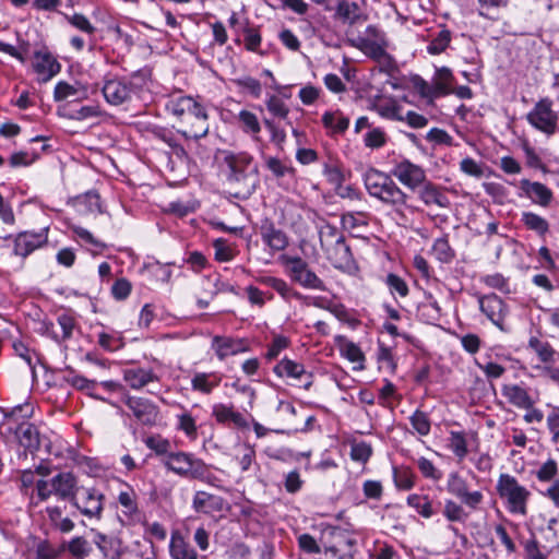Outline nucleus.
Masks as SVG:
<instances>
[{"label":"nucleus","instance_id":"obj_39","mask_svg":"<svg viewBox=\"0 0 559 559\" xmlns=\"http://www.w3.org/2000/svg\"><path fill=\"white\" fill-rule=\"evenodd\" d=\"M61 552L68 551L74 559H84L91 551L88 540L83 536L64 540L60 545Z\"/></svg>","mask_w":559,"mask_h":559},{"label":"nucleus","instance_id":"obj_1","mask_svg":"<svg viewBox=\"0 0 559 559\" xmlns=\"http://www.w3.org/2000/svg\"><path fill=\"white\" fill-rule=\"evenodd\" d=\"M166 111L185 123L182 130L178 132L186 140L198 141L205 138L210 130L209 114L206 108L192 96L171 95L165 103Z\"/></svg>","mask_w":559,"mask_h":559},{"label":"nucleus","instance_id":"obj_31","mask_svg":"<svg viewBox=\"0 0 559 559\" xmlns=\"http://www.w3.org/2000/svg\"><path fill=\"white\" fill-rule=\"evenodd\" d=\"M257 281L274 289L285 301H290L292 299L301 300L304 298L301 293L281 277L266 275L260 276Z\"/></svg>","mask_w":559,"mask_h":559},{"label":"nucleus","instance_id":"obj_32","mask_svg":"<svg viewBox=\"0 0 559 559\" xmlns=\"http://www.w3.org/2000/svg\"><path fill=\"white\" fill-rule=\"evenodd\" d=\"M118 502L122 507V513L130 524H134L140 516L138 496L133 488L127 486L118 495Z\"/></svg>","mask_w":559,"mask_h":559},{"label":"nucleus","instance_id":"obj_9","mask_svg":"<svg viewBox=\"0 0 559 559\" xmlns=\"http://www.w3.org/2000/svg\"><path fill=\"white\" fill-rule=\"evenodd\" d=\"M526 119L535 129L551 135L556 132L559 116L552 109V102L549 98H542L527 114Z\"/></svg>","mask_w":559,"mask_h":559},{"label":"nucleus","instance_id":"obj_61","mask_svg":"<svg viewBox=\"0 0 559 559\" xmlns=\"http://www.w3.org/2000/svg\"><path fill=\"white\" fill-rule=\"evenodd\" d=\"M35 559H58L62 552L60 546H53L49 540H40L36 546Z\"/></svg>","mask_w":559,"mask_h":559},{"label":"nucleus","instance_id":"obj_26","mask_svg":"<svg viewBox=\"0 0 559 559\" xmlns=\"http://www.w3.org/2000/svg\"><path fill=\"white\" fill-rule=\"evenodd\" d=\"M520 187L533 203L543 207H547L554 199L552 191L542 182H532L528 179H522Z\"/></svg>","mask_w":559,"mask_h":559},{"label":"nucleus","instance_id":"obj_59","mask_svg":"<svg viewBox=\"0 0 559 559\" xmlns=\"http://www.w3.org/2000/svg\"><path fill=\"white\" fill-rule=\"evenodd\" d=\"M388 142L386 133L382 128H372L364 136V144L368 148H380Z\"/></svg>","mask_w":559,"mask_h":559},{"label":"nucleus","instance_id":"obj_19","mask_svg":"<svg viewBox=\"0 0 559 559\" xmlns=\"http://www.w3.org/2000/svg\"><path fill=\"white\" fill-rule=\"evenodd\" d=\"M168 555L170 559H199L197 549L180 530H173L170 532Z\"/></svg>","mask_w":559,"mask_h":559},{"label":"nucleus","instance_id":"obj_53","mask_svg":"<svg viewBox=\"0 0 559 559\" xmlns=\"http://www.w3.org/2000/svg\"><path fill=\"white\" fill-rule=\"evenodd\" d=\"M68 23L73 26L75 29L82 32L88 37H94L96 33V27L92 24V22L82 13H74L72 15H64Z\"/></svg>","mask_w":559,"mask_h":559},{"label":"nucleus","instance_id":"obj_60","mask_svg":"<svg viewBox=\"0 0 559 559\" xmlns=\"http://www.w3.org/2000/svg\"><path fill=\"white\" fill-rule=\"evenodd\" d=\"M558 463L554 459H549L537 469L536 477L542 483H554V480L558 479Z\"/></svg>","mask_w":559,"mask_h":559},{"label":"nucleus","instance_id":"obj_22","mask_svg":"<svg viewBox=\"0 0 559 559\" xmlns=\"http://www.w3.org/2000/svg\"><path fill=\"white\" fill-rule=\"evenodd\" d=\"M211 415L218 425L236 428H245L248 425L243 415L236 411L233 405L216 403L212 406Z\"/></svg>","mask_w":559,"mask_h":559},{"label":"nucleus","instance_id":"obj_42","mask_svg":"<svg viewBox=\"0 0 559 559\" xmlns=\"http://www.w3.org/2000/svg\"><path fill=\"white\" fill-rule=\"evenodd\" d=\"M406 502L425 519H430L436 514L432 500L427 495L412 493L407 497Z\"/></svg>","mask_w":559,"mask_h":559},{"label":"nucleus","instance_id":"obj_33","mask_svg":"<svg viewBox=\"0 0 559 559\" xmlns=\"http://www.w3.org/2000/svg\"><path fill=\"white\" fill-rule=\"evenodd\" d=\"M123 380L134 390H140L151 382L157 381L158 377L152 369L130 368L123 371Z\"/></svg>","mask_w":559,"mask_h":559},{"label":"nucleus","instance_id":"obj_25","mask_svg":"<svg viewBox=\"0 0 559 559\" xmlns=\"http://www.w3.org/2000/svg\"><path fill=\"white\" fill-rule=\"evenodd\" d=\"M225 500L206 491H197L193 496L192 507L195 512L212 515L224 510Z\"/></svg>","mask_w":559,"mask_h":559},{"label":"nucleus","instance_id":"obj_64","mask_svg":"<svg viewBox=\"0 0 559 559\" xmlns=\"http://www.w3.org/2000/svg\"><path fill=\"white\" fill-rule=\"evenodd\" d=\"M385 283L392 295H399L400 297L404 298L409 293L407 283L401 276L394 273L388 274Z\"/></svg>","mask_w":559,"mask_h":559},{"label":"nucleus","instance_id":"obj_58","mask_svg":"<svg viewBox=\"0 0 559 559\" xmlns=\"http://www.w3.org/2000/svg\"><path fill=\"white\" fill-rule=\"evenodd\" d=\"M416 464H417L419 472L421 473V475L425 478L431 479L433 481H439L443 476V473L441 472V469H439L433 464L432 461L428 460L425 456L418 457L416 461Z\"/></svg>","mask_w":559,"mask_h":559},{"label":"nucleus","instance_id":"obj_12","mask_svg":"<svg viewBox=\"0 0 559 559\" xmlns=\"http://www.w3.org/2000/svg\"><path fill=\"white\" fill-rule=\"evenodd\" d=\"M49 227H44L38 231H21L14 237L13 252L15 255L26 258L35 250L45 247L48 243Z\"/></svg>","mask_w":559,"mask_h":559},{"label":"nucleus","instance_id":"obj_35","mask_svg":"<svg viewBox=\"0 0 559 559\" xmlns=\"http://www.w3.org/2000/svg\"><path fill=\"white\" fill-rule=\"evenodd\" d=\"M69 97H74L76 100L87 98V88L80 83L69 84L68 82L60 81L56 84L53 91V98L56 102H62Z\"/></svg>","mask_w":559,"mask_h":559},{"label":"nucleus","instance_id":"obj_57","mask_svg":"<svg viewBox=\"0 0 559 559\" xmlns=\"http://www.w3.org/2000/svg\"><path fill=\"white\" fill-rule=\"evenodd\" d=\"M265 165L267 169L276 177V178H283L286 176H289L292 178L295 177V169L282 162L281 159L276 157H267L265 159Z\"/></svg>","mask_w":559,"mask_h":559},{"label":"nucleus","instance_id":"obj_47","mask_svg":"<svg viewBox=\"0 0 559 559\" xmlns=\"http://www.w3.org/2000/svg\"><path fill=\"white\" fill-rule=\"evenodd\" d=\"M452 40V33L450 29L442 27L431 38L427 46V52L429 55H440L447 50Z\"/></svg>","mask_w":559,"mask_h":559},{"label":"nucleus","instance_id":"obj_7","mask_svg":"<svg viewBox=\"0 0 559 559\" xmlns=\"http://www.w3.org/2000/svg\"><path fill=\"white\" fill-rule=\"evenodd\" d=\"M163 466L181 478H202L204 461L194 454L185 451H174L166 460H162Z\"/></svg>","mask_w":559,"mask_h":559},{"label":"nucleus","instance_id":"obj_10","mask_svg":"<svg viewBox=\"0 0 559 559\" xmlns=\"http://www.w3.org/2000/svg\"><path fill=\"white\" fill-rule=\"evenodd\" d=\"M134 84L128 78H105L102 93L105 100L112 105L119 106L129 102L134 93Z\"/></svg>","mask_w":559,"mask_h":559},{"label":"nucleus","instance_id":"obj_15","mask_svg":"<svg viewBox=\"0 0 559 559\" xmlns=\"http://www.w3.org/2000/svg\"><path fill=\"white\" fill-rule=\"evenodd\" d=\"M479 307L481 312H484L500 331L506 332L508 330L506 326L508 308L499 296L490 294L480 297Z\"/></svg>","mask_w":559,"mask_h":559},{"label":"nucleus","instance_id":"obj_24","mask_svg":"<svg viewBox=\"0 0 559 559\" xmlns=\"http://www.w3.org/2000/svg\"><path fill=\"white\" fill-rule=\"evenodd\" d=\"M19 443L31 453L37 451L40 445V433L38 428L29 421H21V425L12 427Z\"/></svg>","mask_w":559,"mask_h":559},{"label":"nucleus","instance_id":"obj_63","mask_svg":"<svg viewBox=\"0 0 559 559\" xmlns=\"http://www.w3.org/2000/svg\"><path fill=\"white\" fill-rule=\"evenodd\" d=\"M419 311L428 321H437L441 317V308L431 295L419 306Z\"/></svg>","mask_w":559,"mask_h":559},{"label":"nucleus","instance_id":"obj_45","mask_svg":"<svg viewBox=\"0 0 559 559\" xmlns=\"http://www.w3.org/2000/svg\"><path fill=\"white\" fill-rule=\"evenodd\" d=\"M527 346L534 350L538 359L546 365L554 361L555 355L557 354L548 342L542 341L537 336H531Z\"/></svg>","mask_w":559,"mask_h":559},{"label":"nucleus","instance_id":"obj_36","mask_svg":"<svg viewBox=\"0 0 559 559\" xmlns=\"http://www.w3.org/2000/svg\"><path fill=\"white\" fill-rule=\"evenodd\" d=\"M442 514L450 523L464 524L469 519L471 512L457 499H445Z\"/></svg>","mask_w":559,"mask_h":559},{"label":"nucleus","instance_id":"obj_54","mask_svg":"<svg viewBox=\"0 0 559 559\" xmlns=\"http://www.w3.org/2000/svg\"><path fill=\"white\" fill-rule=\"evenodd\" d=\"M411 425L413 429L419 435V436H428L431 430V421L427 413L417 409L414 412V414L409 417Z\"/></svg>","mask_w":559,"mask_h":559},{"label":"nucleus","instance_id":"obj_8","mask_svg":"<svg viewBox=\"0 0 559 559\" xmlns=\"http://www.w3.org/2000/svg\"><path fill=\"white\" fill-rule=\"evenodd\" d=\"M104 493L95 487H79L71 501L80 513L88 519L100 520L104 511Z\"/></svg>","mask_w":559,"mask_h":559},{"label":"nucleus","instance_id":"obj_11","mask_svg":"<svg viewBox=\"0 0 559 559\" xmlns=\"http://www.w3.org/2000/svg\"><path fill=\"white\" fill-rule=\"evenodd\" d=\"M123 403L142 425L148 427L157 425L159 420V408L148 399L126 395L123 397Z\"/></svg>","mask_w":559,"mask_h":559},{"label":"nucleus","instance_id":"obj_16","mask_svg":"<svg viewBox=\"0 0 559 559\" xmlns=\"http://www.w3.org/2000/svg\"><path fill=\"white\" fill-rule=\"evenodd\" d=\"M33 69L38 81L46 83L60 72L61 64L48 50H39L34 52Z\"/></svg>","mask_w":559,"mask_h":559},{"label":"nucleus","instance_id":"obj_4","mask_svg":"<svg viewBox=\"0 0 559 559\" xmlns=\"http://www.w3.org/2000/svg\"><path fill=\"white\" fill-rule=\"evenodd\" d=\"M496 490L504 501L510 513L522 516L527 514V502L531 498V491L521 485L514 476L507 473L500 474Z\"/></svg>","mask_w":559,"mask_h":559},{"label":"nucleus","instance_id":"obj_21","mask_svg":"<svg viewBox=\"0 0 559 559\" xmlns=\"http://www.w3.org/2000/svg\"><path fill=\"white\" fill-rule=\"evenodd\" d=\"M51 480L52 490L59 500L71 502L79 491L78 477L72 472H60Z\"/></svg>","mask_w":559,"mask_h":559},{"label":"nucleus","instance_id":"obj_6","mask_svg":"<svg viewBox=\"0 0 559 559\" xmlns=\"http://www.w3.org/2000/svg\"><path fill=\"white\" fill-rule=\"evenodd\" d=\"M447 491L457 499L471 513L481 509L485 495L481 490H472L467 480L457 472H451L447 479Z\"/></svg>","mask_w":559,"mask_h":559},{"label":"nucleus","instance_id":"obj_52","mask_svg":"<svg viewBox=\"0 0 559 559\" xmlns=\"http://www.w3.org/2000/svg\"><path fill=\"white\" fill-rule=\"evenodd\" d=\"M448 447L459 461H463L468 453L465 433L462 431H451Z\"/></svg>","mask_w":559,"mask_h":559},{"label":"nucleus","instance_id":"obj_55","mask_svg":"<svg viewBox=\"0 0 559 559\" xmlns=\"http://www.w3.org/2000/svg\"><path fill=\"white\" fill-rule=\"evenodd\" d=\"M265 105H266L269 112L273 117L283 119V120L287 119V117L289 115V107L286 105L284 99L281 98L280 96L271 95L266 99Z\"/></svg>","mask_w":559,"mask_h":559},{"label":"nucleus","instance_id":"obj_2","mask_svg":"<svg viewBox=\"0 0 559 559\" xmlns=\"http://www.w3.org/2000/svg\"><path fill=\"white\" fill-rule=\"evenodd\" d=\"M364 182L370 197L378 199L394 211L402 212L407 206L408 195L390 175L370 168L364 176Z\"/></svg>","mask_w":559,"mask_h":559},{"label":"nucleus","instance_id":"obj_5","mask_svg":"<svg viewBox=\"0 0 559 559\" xmlns=\"http://www.w3.org/2000/svg\"><path fill=\"white\" fill-rule=\"evenodd\" d=\"M280 262L293 283L307 289L325 292V283L310 269L307 261L300 257L283 254Z\"/></svg>","mask_w":559,"mask_h":559},{"label":"nucleus","instance_id":"obj_43","mask_svg":"<svg viewBox=\"0 0 559 559\" xmlns=\"http://www.w3.org/2000/svg\"><path fill=\"white\" fill-rule=\"evenodd\" d=\"M57 322L62 330L61 335H58V334L53 333V331H50V329L53 328L52 322L45 324L47 332H49L52 335V337L58 342L69 340L72 336L73 329L75 326L74 317L70 313L63 312L58 316Z\"/></svg>","mask_w":559,"mask_h":559},{"label":"nucleus","instance_id":"obj_27","mask_svg":"<svg viewBox=\"0 0 559 559\" xmlns=\"http://www.w3.org/2000/svg\"><path fill=\"white\" fill-rule=\"evenodd\" d=\"M501 394L507 402L518 408H531L535 400L531 396L528 390L520 384H503Z\"/></svg>","mask_w":559,"mask_h":559},{"label":"nucleus","instance_id":"obj_50","mask_svg":"<svg viewBox=\"0 0 559 559\" xmlns=\"http://www.w3.org/2000/svg\"><path fill=\"white\" fill-rule=\"evenodd\" d=\"M177 418V429L182 431L185 436L194 441L198 438V425L195 418L191 415V413L185 411L181 414L176 416Z\"/></svg>","mask_w":559,"mask_h":559},{"label":"nucleus","instance_id":"obj_23","mask_svg":"<svg viewBox=\"0 0 559 559\" xmlns=\"http://www.w3.org/2000/svg\"><path fill=\"white\" fill-rule=\"evenodd\" d=\"M356 47H358L368 57L384 66L388 72L394 68V61L385 51L384 43L359 37L357 39Z\"/></svg>","mask_w":559,"mask_h":559},{"label":"nucleus","instance_id":"obj_17","mask_svg":"<svg viewBox=\"0 0 559 559\" xmlns=\"http://www.w3.org/2000/svg\"><path fill=\"white\" fill-rule=\"evenodd\" d=\"M273 372L280 378L298 379L306 378L305 390H309L313 383V374L308 372L305 366L289 358H283L273 368Z\"/></svg>","mask_w":559,"mask_h":559},{"label":"nucleus","instance_id":"obj_30","mask_svg":"<svg viewBox=\"0 0 559 559\" xmlns=\"http://www.w3.org/2000/svg\"><path fill=\"white\" fill-rule=\"evenodd\" d=\"M418 195L427 206L437 205L441 209H447L450 206L449 198L440 187L432 183L431 181L425 180V182L420 186Z\"/></svg>","mask_w":559,"mask_h":559},{"label":"nucleus","instance_id":"obj_18","mask_svg":"<svg viewBox=\"0 0 559 559\" xmlns=\"http://www.w3.org/2000/svg\"><path fill=\"white\" fill-rule=\"evenodd\" d=\"M260 236L263 243L273 252L284 251L289 239L286 233L277 228L270 219H264L260 226Z\"/></svg>","mask_w":559,"mask_h":559},{"label":"nucleus","instance_id":"obj_13","mask_svg":"<svg viewBox=\"0 0 559 559\" xmlns=\"http://www.w3.org/2000/svg\"><path fill=\"white\" fill-rule=\"evenodd\" d=\"M402 185L415 190L419 188L426 180V173L423 167L413 164L408 159L396 163L391 171Z\"/></svg>","mask_w":559,"mask_h":559},{"label":"nucleus","instance_id":"obj_37","mask_svg":"<svg viewBox=\"0 0 559 559\" xmlns=\"http://www.w3.org/2000/svg\"><path fill=\"white\" fill-rule=\"evenodd\" d=\"M321 120L331 134H342L349 126V119L341 110L325 111Z\"/></svg>","mask_w":559,"mask_h":559},{"label":"nucleus","instance_id":"obj_38","mask_svg":"<svg viewBox=\"0 0 559 559\" xmlns=\"http://www.w3.org/2000/svg\"><path fill=\"white\" fill-rule=\"evenodd\" d=\"M237 126L245 134L250 135L253 140H259L261 124L254 112L247 109L240 110L237 115Z\"/></svg>","mask_w":559,"mask_h":559},{"label":"nucleus","instance_id":"obj_44","mask_svg":"<svg viewBox=\"0 0 559 559\" xmlns=\"http://www.w3.org/2000/svg\"><path fill=\"white\" fill-rule=\"evenodd\" d=\"M144 443L156 456L160 457V461L166 460L174 452L171 442L160 435L148 436L144 439Z\"/></svg>","mask_w":559,"mask_h":559},{"label":"nucleus","instance_id":"obj_48","mask_svg":"<svg viewBox=\"0 0 559 559\" xmlns=\"http://www.w3.org/2000/svg\"><path fill=\"white\" fill-rule=\"evenodd\" d=\"M523 225L539 236H545L549 231V223L546 218L534 212H523L521 216Z\"/></svg>","mask_w":559,"mask_h":559},{"label":"nucleus","instance_id":"obj_29","mask_svg":"<svg viewBox=\"0 0 559 559\" xmlns=\"http://www.w3.org/2000/svg\"><path fill=\"white\" fill-rule=\"evenodd\" d=\"M373 109L384 119L404 121L403 107L392 96L377 97L373 103Z\"/></svg>","mask_w":559,"mask_h":559},{"label":"nucleus","instance_id":"obj_20","mask_svg":"<svg viewBox=\"0 0 559 559\" xmlns=\"http://www.w3.org/2000/svg\"><path fill=\"white\" fill-rule=\"evenodd\" d=\"M212 349L219 360H224L228 356L247 352L249 346L248 342L243 338L216 335L212 340Z\"/></svg>","mask_w":559,"mask_h":559},{"label":"nucleus","instance_id":"obj_62","mask_svg":"<svg viewBox=\"0 0 559 559\" xmlns=\"http://www.w3.org/2000/svg\"><path fill=\"white\" fill-rule=\"evenodd\" d=\"M372 455V448L365 441L350 444V459L356 462L367 463Z\"/></svg>","mask_w":559,"mask_h":559},{"label":"nucleus","instance_id":"obj_41","mask_svg":"<svg viewBox=\"0 0 559 559\" xmlns=\"http://www.w3.org/2000/svg\"><path fill=\"white\" fill-rule=\"evenodd\" d=\"M34 407L31 404H23L13 407L4 415V424L11 432L12 427L21 425V421H28L33 416Z\"/></svg>","mask_w":559,"mask_h":559},{"label":"nucleus","instance_id":"obj_49","mask_svg":"<svg viewBox=\"0 0 559 559\" xmlns=\"http://www.w3.org/2000/svg\"><path fill=\"white\" fill-rule=\"evenodd\" d=\"M416 475L407 466L393 467V481L399 490H411L415 486Z\"/></svg>","mask_w":559,"mask_h":559},{"label":"nucleus","instance_id":"obj_46","mask_svg":"<svg viewBox=\"0 0 559 559\" xmlns=\"http://www.w3.org/2000/svg\"><path fill=\"white\" fill-rule=\"evenodd\" d=\"M337 16L348 24H355L362 17L361 9L357 2L341 1L336 8Z\"/></svg>","mask_w":559,"mask_h":559},{"label":"nucleus","instance_id":"obj_28","mask_svg":"<svg viewBox=\"0 0 559 559\" xmlns=\"http://www.w3.org/2000/svg\"><path fill=\"white\" fill-rule=\"evenodd\" d=\"M223 380V374L217 371L194 372L191 378V389L203 395H210L217 389Z\"/></svg>","mask_w":559,"mask_h":559},{"label":"nucleus","instance_id":"obj_51","mask_svg":"<svg viewBox=\"0 0 559 559\" xmlns=\"http://www.w3.org/2000/svg\"><path fill=\"white\" fill-rule=\"evenodd\" d=\"M431 251L436 259L442 263H449L455 257V251L450 246L447 235L435 240Z\"/></svg>","mask_w":559,"mask_h":559},{"label":"nucleus","instance_id":"obj_56","mask_svg":"<svg viewBox=\"0 0 559 559\" xmlns=\"http://www.w3.org/2000/svg\"><path fill=\"white\" fill-rule=\"evenodd\" d=\"M290 346V340L282 334H276L273 336L271 343L267 345V350L265 353V358L267 360L276 359L280 354Z\"/></svg>","mask_w":559,"mask_h":559},{"label":"nucleus","instance_id":"obj_34","mask_svg":"<svg viewBox=\"0 0 559 559\" xmlns=\"http://www.w3.org/2000/svg\"><path fill=\"white\" fill-rule=\"evenodd\" d=\"M336 343L340 349V353L343 357L349 360L353 364H358L354 369L355 370H364L365 369V354L360 349V347L354 342L347 340L345 336H338L336 338Z\"/></svg>","mask_w":559,"mask_h":559},{"label":"nucleus","instance_id":"obj_3","mask_svg":"<svg viewBox=\"0 0 559 559\" xmlns=\"http://www.w3.org/2000/svg\"><path fill=\"white\" fill-rule=\"evenodd\" d=\"M320 243L326 259L335 269L342 271L355 269V260L350 248L335 226L326 224L321 228Z\"/></svg>","mask_w":559,"mask_h":559},{"label":"nucleus","instance_id":"obj_14","mask_svg":"<svg viewBox=\"0 0 559 559\" xmlns=\"http://www.w3.org/2000/svg\"><path fill=\"white\" fill-rule=\"evenodd\" d=\"M225 162L229 167L228 180L234 183L242 185L246 188L249 185V173L251 170L252 157L248 153L228 154Z\"/></svg>","mask_w":559,"mask_h":559},{"label":"nucleus","instance_id":"obj_40","mask_svg":"<svg viewBox=\"0 0 559 559\" xmlns=\"http://www.w3.org/2000/svg\"><path fill=\"white\" fill-rule=\"evenodd\" d=\"M454 76L449 68H440L436 71L432 78L433 91L438 97L445 96L452 93Z\"/></svg>","mask_w":559,"mask_h":559}]
</instances>
